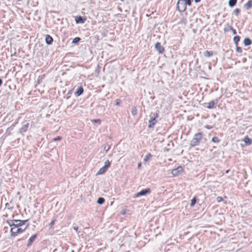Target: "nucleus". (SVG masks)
<instances>
[{"label": "nucleus", "mask_w": 252, "mask_h": 252, "mask_svg": "<svg viewBox=\"0 0 252 252\" xmlns=\"http://www.w3.org/2000/svg\"><path fill=\"white\" fill-rule=\"evenodd\" d=\"M28 220H12L6 221L10 227H20L23 226Z\"/></svg>", "instance_id": "f257e3e1"}, {"label": "nucleus", "mask_w": 252, "mask_h": 252, "mask_svg": "<svg viewBox=\"0 0 252 252\" xmlns=\"http://www.w3.org/2000/svg\"><path fill=\"white\" fill-rule=\"evenodd\" d=\"M202 133L200 132L195 134L193 139L190 141V146L194 147L199 144L200 140L202 139Z\"/></svg>", "instance_id": "f03ea898"}, {"label": "nucleus", "mask_w": 252, "mask_h": 252, "mask_svg": "<svg viewBox=\"0 0 252 252\" xmlns=\"http://www.w3.org/2000/svg\"><path fill=\"white\" fill-rule=\"evenodd\" d=\"M28 225L25 227L24 228H22V227H11L10 229V233L11 236L13 237H15L19 234L23 233L25 229L27 228Z\"/></svg>", "instance_id": "7ed1b4c3"}, {"label": "nucleus", "mask_w": 252, "mask_h": 252, "mask_svg": "<svg viewBox=\"0 0 252 252\" xmlns=\"http://www.w3.org/2000/svg\"><path fill=\"white\" fill-rule=\"evenodd\" d=\"M158 116V115L157 113H154L153 114L152 116L150 118V119L149 121V125H148V127L149 128H152L154 126L155 124L157 122V121L156 120V118H157Z\"/></svg>", "instance_id": "20e7f679"}, {"label": "nucleus", "mask_w": 252, "mask_h": 252, "mask_svg": "<svg viewBox=\"0 0 252 252\" xmlns=\"http://www.w3.org/2000/svg\"><path fill=\"white\" fill-rule=\"evenodd\" d=\"M185 0H178L177 3V9L180 12H183L186 9V6L185 4Z\"/></svg>", "instance_id": "39448f33"}, {"label": "nucleus", "mask_w": 252, "mask_h": 252, "mask_svg": "<svg viewBox=\"0 0 252 252\" xmlns=\"http://www.w3.org/2000/svg\"><path fill=\"white\" fill-rule=\"evenodd\" d=\"M150 192V189L149 188L144 189L140 191V192L135 194V197H138L140 196H143L146 195L147 193Z\"/></svg>", "instance_id": "423d86ee"}, {"label": "nucleus", "mask_w": 252, "mask_h": 252, "mask_svg": "<svg viewBox=\"0 0 252 252\" xmlns=\"http://www.w3.org/2000/svg\"><path fill=\"white\" fill-rule=\"evenodd\" d=\"M29 124L28 123H27L26 121L24 122L23 123V125H22V127L19 129L20 132L22 133V132L27 131L28 130V128L29 127Z\"/></svg>", "instance_id": "0eeeda50"}, {"label": "nucleus", "mask_w": 252, "mask_h": 252, "mask_svg": "<svg viewBox=\"0 0 252 252\" xmlns=\"http://www.w3.org/2000/svg\"><path fill=\"white\" fill-rule=\"evenodd\" d=\"M155 48L159 54H162L164 52V48L159 42H158L155 44Z\"/></svg>", "instance_id": "6e6552de"}, {"label": "nucleus", "mask_w": 252, "mask_h": 252, "mask_svg": "<svg viewBox=\"0 0 252 252\" xmlns=\"http://www.w3.org/2000/svg\"><path fill=\"white\" fill-rule=\"evenodd\" d=\"M183 168L181 166H179L176 169L172 170V174L173 176H177L179 173H181Z\"/></svg>", "instance_id": "1a4fd4ad"}, {"label": "nucleus", "mask_w": 252, "mask_h": 252, "mask_svg": "<svg viewBox=\"0 0 252 252\" xmlns=\"http://www.w3.org/2000/svg\"><path fill=\"white\" fill-rule=\"evenodd\" d=\"M37 237V234H34L32 235V237H30V238L29 240L28 243L27 244V246L29 247L32 245V244L33 243V242L35 240V238Z\"/></svg>", "instance_id": "9d476101"}, {"label": "nucleus", "mask_w": 252, "mask_h": 252, "mask_svg": "<svg viewBox=\"0 0 252 252\" xmlns=\"http://www.w3.org/2000/svg\"><path fill=\"white\" fill-rule=\"evenodd\" d=\"M45 41L47 44L50 45L53 41V38L49 35H46L45 37Z\"/></svg>", "instance_id": "9b49d317"}, {"label": "nucleus", "mask_w": 252, "mask_h": 252, "mask_svg": "<svg viewBox=\"0 0 252 252\" xmlns=\"http://www.w3.org/2000/svg\"><path fill=\"white\" fill-rule=\"evenodd\" d=\"M244 8L247 10L252 8V0H250L244 6Z\"/></svg>", "instance_id": "f8f14e48"}, {"label": "nucleus", "mask_w": 252, "mask_h": 252, "mask_svg": "<svg viewBox=\"0 0 252 252\" xmlns=\"http://www.w3.org/2000/svg\"><path fill=\"white\" fill-rule=\"evenodd\" d=\"M243 141L247 145H251L252 143V140L248 136H246L243 139Z\"/></svg>", "instance_id": "ddd939ff"}, {"label": "nucleus", "mask_w": 252, "mask_h": 252, "mask_svg": "<svg viewBox=\"0 0 252 252\" xmlns=\"http://www.w3.org/2000/svg\"><path fill=\"white\" fill-rule=\"evenodd\" d=\"M243 43L245 46H248L252 44V41L251 39L246 38L244 39Z\"/></svg>", "instance_id": "4468645a"}, {"label": "nucleus", "mask_w": 252, "mask_h": 252, "mask_svg": "<svg viewBox=\"0 0 252 252\" xmlns=\"http://www.w3.org/2000/svg\"><path fill=\"white\" fill-rule=\"evenodd\" d=\"M107 169H106L105 168V167L104 166H103L102 167H101L99 170V171L97 172V175H100V174H103L104 173H105L106 171H107Z\"/></svg>", "instance_id": "2eb2a0df"}, {"label": "nucleus", "mask_w": 252, "mask_h": 252, "mask_svg": "<svg viewBox=\"0 0 252 252\" xmlns=\"http://www.w3.org/2000/svg\"><path fill=\"white\" fill-rule=\"evenodd\" d=\"M83 93V89L82 87H79L77 91L75 92V94L77 96L80 95Z\"/></svg>", "instance_id": "dca6fc26"}, {"label": "nucleus", "mask_w": 252, "mask_h": 252, "mask_svg": "<svg viewBox=\"0 0 252 252\" xmlns=\"http://www.w3.org/2000/svg\"><path fill=\"white\" fill-rule=\"evenodd\" d=\"M237 0H229L228 5L230 7H233L236 3Z\"/></svg>", "instance_id": "f3484780"}, {"label": "nucleus", "mask_w": 252, "mask_h": 252, "mask_svg": "<svg viewBox=\"0 0 252 252\" xmlns=\"http://www.w3.org/2000/svg\"><path fill=\"white\" fill-rule=\"evenodd\" d=\"M76 22L77 23H84L85 22V20L82 19V18L81 16H79L78 17H76L75 19Z\"/></svg>", "instance_id": "a211bd4d"}, {"label": "nucleus", "mask_w": 252, "mask_h": 252, "mask_svg": "<svg viewBox=\"0 0 252 252\" xmlns=\"http://www.w3.org/2000/svg\"><path fill=\"white\" fill-rule=\"evenodd\" d=\"M213 55L212 51H206L204 53V55L206 57H209Z\"/></svg>", "instance_id": "6ab92c4d"}, {"label": "nucleus", "mask_w": 252, "mask_h": 252, "mask_svg": "<svg viewBox=\"0 0 252 252\" xmlns=\"http://www.w3.org/2000/svg\"><path fill=\"white\" fill-rule=\"evenodd\" d=\"M214 104H215L214 102L213 101H211L208 103V105L207 106V107L209 109L213 108Z\"/></svg>", "instance_id": "aec40b11"}, {"label": "nucleus", "mask_w": 252, "mask_h": 252, "mask_svg": "<svg viewBox=\"0 0 252 252\" xmlns=\"http://www.w3.org/2000/svg\"><path fill=\"white\" fill-rule=\"evenodd\" d=\"M137 110L135 107H132L131 108V114L133 116H135L137 114Z\"/></svg>", "instance_id": "412c9836"}, {"label": "nucleus", "mask_w": 252, "mask_h": 252, "mask_svg": "<svg viewBox=\"0 0 252 252\" xmlns=\"http://www.w3.org/2000/svg\"><path fill=\"white\" fill-rule=\"evenodd\" d=\"M240 37L239 36H235L233 38L234 42L235 43V44H236V46H237L238 42L240 40Z\"/></svg>", "instance_id": "4be33fe9"}, {"label": "nucleus", "mask_w": 252, "mask_h": 252, "mask_svg": "<svg viewBox=\"0 0 252 252\" xmlns=\"http://www.w3.org/2000/svg\"><path fill=\"white\" fill-rule=\"evenodd\" d=\"M104 202V199L102 197H99L97 199V203L98 204H100V205L102 204H103Z\"/></svg>", "instance_id": "5701e85b"}, {"label": "nucleus", "mask_w": 252, "mask_h": 252, "mask_svg": "<svg viewBox=\"0 0 252 252\" xmlns=\"http://www.w3.org/2000/svg\"><path fill=\"white\" fill-rule=\"evenodd\" d=\"M110 163L109 161L108 160H107L105 161L104 166L105 167V168L108 169V167L110 166Z\"/></svg>", "instance_id": "b1692460"}, {"label": "nucleus", "mask_w": 252, "mask_h": 252, "mask_svg": "<svg viewBox=\"0 0 252 252\" xmlns=\"http://www.w3.org/2000/svg\"><path fill=\"white\" fill-rule=\"evenodd\" d=\"M212 141L214 143H219L220 141V140L217 137H214L212 138Z\"/></svg>", "instance_id": "393cba45"}, {"label": "nucleus", "mask_w": 252, "mask_h": 252, "mask_svg": "<svg viewBox=\"0 0 252 252\" xmlns=\"http://www.w3.org/2000/svg\"><path fill=\"white\" fill-rule=\"evenodd\" d=\"M152 157V156L150 154H148L145 158H144V161H147L148 160H149L151 157Z\"/></svg>", "instance_id": "a878e982"}, {"label": "nucleus", "mask_w": 252, "mask_h": 252, "mask_svg": "<svg viewBox=\"0 0 252 252\" xmlns=\"http://www.w3.org/2000/svg\"><path fill=\"white\" fill-rule=\"evenodd\" d=\"M240 10L238 8H236L233 11V13L235 15H238V14L239 13Z\"/></svg>", "instance_id": "bb28decb"}, {"label": "nucleus", "mask_w": 252, "mask_h": 252, "mask_svg": "<svg viewBox=\"0 0 252 252\" xmlns=\"http://www.w3.org/2000/svg\"><path fill=\"white\" fill-rule=\"evenodd\" d=\"M229 29L230 30H231L233 33V34H236V31L235 29H234L232 26H229Z\"/></svg>", "instance_id": "cd10ccee"}, {"label": "nucleus", "mask_w": 252, "mask_h": 252, "mask_svg": "<svg viewBox=\"0 0 252 252\" xmlns=\"http://www.w3.org/2000/svg\"><path fill=\"white\" fill-rule=\"evenodd\" d=\"M196 203V199L195 198H193L191 200L190 206H193Z\"/></svg>", "instance_id": "c85d7f7f"}, {"label": "nucleus", "mask_w": 252, "mask_h": 252, "mask_svg": "<svg viewBox=\"0 0 252 252\" xmlns=\"http://www.w3.org/2000/svg\"><path fill=\"white\" fill-rule=\"evenodd\" d=\"M185 4L186 6L187 5H191V0H185Z\"/></svg>", "instance_id": "c756f323"}, {"label": "nucleus", "mask_w": 252, "mask_h": 252, "mask_svg": "<svg viewBox=\"0 0 252 252\" xmlns=\"http://www.w3.org/2000/svg\"><path fill=\"white\" fill-rule=\"evenodd\" d=\"M236 51L237 52L240 53H241L242 52V48L238 46L236 47Z\"/></svg>", "instance_id": "7c9ffc66"}, {"label": "nucleus", "mask_w": 252, "mask_h": 252, "mask_svg": "<svg viewBox=\"0 0 252 252\" xmlns=\"http://www.w3.org/2000/svg\"><path fill=\"white\" fill-rule=\"evenodd\" d=\"M92 122L95 123H98L99 124H100L101 123V121L100 119H94L92 120Z\"/></svg>", "instance_id": "2f4dec72"}, {"label": "nucleus", "mask_w": 252, "mask_h": 252, "mask_svg": "<svg viewBox=\"0 0 252 252\" xmlns=\"http://www.w3.org/2000/svg\"><path fill=\"white\" fill-rule=\"evenodd\" d=\"M80 40V38L79 37H75L73 39L72 43H75L78 42Z\"/></svg>", "instance_id": "473e14b6"}, {"label": "nucleus", "mask_w": 252, "mask_h": 252, "mask_svg": "<svg viewBox=\"0 0 252 252\" xmlns=\"http://www.w3.org/2000/svg\"><path fill=\"white\" fill-rule=\"evenodd\" d=\"M110 149V146L109 145H108V144L107 145H106L104 147V150L105 151V152H107Z\"/></svg>", "instance_id": "72a5a7b5"}, {"label": "nucleus", "mask_w": 252, "mask_h": 252, "mask_svg": "<svg viewBox=\"0 0 252 252\" xmlns=\"http://www.w3.org/2000/svg\"><path fill=\"white\" fill-rule=\"evenodd\" d=\"M216 200H217V201L218 202H221V201H222L223 199L221 197V196H218L217 198H216Z\"/></svg>", "instance_id": "f704fd0d"}, {"label": "nucleus", "mask_w": 252, "mask_h": 252, "mask_svg": "<svg viewBox=\"0 0 252 252\" xmlns=\"http://www.w3.org/2000/svg\"><path fill=\"white\" fill-rule=\"evenodd\" d=\"M62 139V137L61 136H58L53 139V141H60Z\"/></svg>", "instance_id": "c9c22d12"}, {"label": "nucleus", "mask_w": 252, "mask_h": 252, "mask_svg": "<svg viewBox=\"0 0 252 252\" xmlns=\"http://www.w3.org/2000/svg\"><path fill=\"white\" fill-rule=\"evenodd\" d=\"M55 221H56V220H55V219H54V220H53L50 222V223L49 224V226H50V227H51L54 225V223H55Z\"/></svg>", "instance_id": "e433bc0d"}, {"label": "nucleus", "mask_w": 252, "mask_h": 252, "mask_svg": "<svg viewBox=\"0 0 252 252\" xmlns=\"http://www.w3.org/2000/svg\"><path fill=\"white\" fill-rule=\"evenodd\" d=\"M120 99H116V105H120Z\"/></svg>", "instance_id": "4c0bfd02"}, {"label": "nucleus", "mask_w": 252, "mask_h": 252, "mask_svg": "<svg viewBox=\"0 0 252 252\" xmlns=\"http://www.w3.org/2000/svg\"><path fill=\"white\" fill-rule=\"evenodd\" d=\"M73 229L75 230L76 231H77L78 227L77 226H74L73 227Z\"/></svg>", "instance_id": "58836bf2"}, {"label": "nucleus", "mask_w": 252, "mask_h": 252, "mask_svg": "<svg viewBox=\"0 0 252 252\" xmlns=\"http://www.w3.org/2000/svg\"><path fill=\"white\" fill-rule=\"evenodd\" d=\"M201 0H194V1L197 3V2H198L200 1Z\"/></svg>", "instance_id": "ea45409f"}, {"label": "nucleus", "mask_w": 252, "mask_h": 252, "mask_svg": "<svg viewBox=\"0 0 252 252\" xmlns=\"http://www.w3.org/2000/svg\"><path fill=\"white\" fill-rule=\"evenodd\" d=\"M2 83V80L0 79V86L1 85Z\"/></svg>", "instance_id": "a19ab883"}, {"label": "nucleus", "mask_w": 252, "mask_h": 252, "mask_svg": "<svg viewBox=\"0 0 252 252\" xmlns=\"http://www.w3.org/2000/svg\"><path fill=\"white\" fill-rule=\"evenodd\" d=\"M141 163H138V167L139 168L141 166Z\"/></svg>", "instance_id": "79ce46f5"}, {"label": "nucleus", "mask_w": 252, "mask_h": 252, "mask_svg": "<svg viewBox=\"0 0 252 252\" xmlns=\"http://www.w3.org/2000/svg\"><path fill=\"white\" fill-rule=\"evenodd\" d=\"M224 31L225 32H227V29H224Z\"/></svg>", "instance_id": "37998d69"}, {"label": "nucleus", "mask_w": 252, "mask_h": 252, "mask_svg": "<svg viewBox=\"0 0 252 252\" xmlns=\"http://www.w3.org/2000/svg\"><path fill=\"white\" fill-rule=\"evenodd\" d=\"M228 172H229V170H226V172H226V173H227Z\"/></svg>", "instance_id": "c03bdc74"}, {"label": "nucleus", "mask_w": 252, "mask_h": 252, "mask_svg": "<svg viewBox=\"0 0 252 252\" xmlns=\"http://www.w3.org/2000/svg\"><path fill=\"white\" fill-rule=\"evenodd\" d=\"M72 252H74V251H72Z\"/></svg>", "instance_id": "a18cd8bd"}, {"label": "nucleus", "mask_w": 252, "mask_h": 252, "mask_svg": "<svg viewBox=\"0 0 252 252\" xmlns=\"http://www.w3.org/2000/svg\"><path fill=\"white\" fill-rule=\"evenodd\" d=\"M72 252H74V251H72Z\"/></svg>", "instance_id": "49530a36"}]
</instances>
